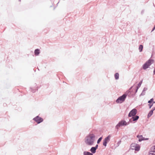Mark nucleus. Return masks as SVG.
<instances>
[{
    "instance_id": "1",
    "label": "nucleus",
    "mask_w": 155,
    "mask_h": 155,
    "mask_svg": "<svg viewBox=\"0 0 155 155\" xmlns=\"http://www.w3.org/2000/svg\"><path fill=\"white\" fill-rule=\"evenodd\" d=\"M95 140L94 134L91 132L85 137L84 142L87 145L91 146L93 145Z\"/></svg>"
},
{
    "instance_id": "2",
    "label": "nucleus",
    "mask_w": 155,
    "mask_h": 155,
    "mask_svg": "<svg viewBox=\"0 0 155 155\" xmlns=\"http://www.w3.org/2000/svg\"><path fill=\"white\" fill-rule=\"evenodd\" d=\"M154 61L153 60L150 59L147 61L142 66L143 69L146 70L152 64V62Z\"/></svg>"
},
{
    "instance_id": "3",
    "label": "nucleus",
    "mask_w": 155,
    "mask_h": 155,
    "mask_svg": "<svg viewBox=\"0 0 155 155\" xmlns=\"http://www.w3.org/2000/svg\"><path fill=\"white\" fill-rule=\"evenodd\" d=\"M127 94H124L118 97L116 100V102L117 103H121L125 100Z\"/></svg>"
},
{
    "instance_id": "4",
    "label": "nucleus",
    "mask_w": 155,
    "mask_h": 155,
    "mask_svg": "<svg viewBox=\"0 0 155 155\" xmlns=\"http://www.w3.org/2000/svg\"><path fill=\"white\" fill-rule=\"evenodd\" d=\"M126 122L124 120H121L116 126L115 128L118 130L120 127L126 126Z\"/></svg>"
},
{
    "instance_id": "5",
    "label": "nucleus",
    "mask_w": 155,
    "mask_h": 155,
    "mask_svg": "<svg viewBox=\"0 0 155 155\" xmlns=\"http://www.w3.org/2000/svg\"><path fill=\"white\" fill-rule=\"evenodd\" d=\"M33 120L34 121L37 122L38 124H40L42 122L43 120V119L42 118L39 117L38 116H37L34 117Z\"/></svg>"
},
{
    "instance_id": "6",
    "label": "nucleus",
    "mask_w": 155,
    "mask_h": 155,
    "mask_svg": "<svg viewBox=\"0 0 155 155\" xmlns=\"http://www.w3.org/2000/svg\"><path fill=\"white\" fill-rule=\"evenodd\" d=\"M137 113V110L136 109L134 108L132 109L129 113L128 117H130L134 116L136 115Z\"/></svg>"
},
{
    "instance_id": "7",
    "label": "nucleus",
    "mask_w": 155,
    "mask_h": 155,
    "mask_svg": "<svg viewBox=\"0 0 155 155\" xmlns=\"http://www.w3.org/2000/svg\"><path fill=\"white\" fill-rule=\"evenodd\" d=\"M132 117L129 120V121L131 123H133V121H137L139 118V116L137 115Z\"/></svg>"
},
{
    "instance_id": "8",
    "label": "nucleus",
    "mask_w": 155,
    "mask_h": 155,
    "mask_svg": "<svg viewBox=\"0 0 155 155\" xmlns=\"http://www.w3.org/2000/svg\"><path fill=\"white\" fill-rule=\"evenodd\" d=\"M125 94H127V95L129 97H133L135 95V94L132 93L131 92L129 91H127Z\"/></svg>"
},
{
    "instance_id": "9",
    "label": "nucleus",
    "mask_w": 155,
    "mask_h": 155,
    "mask_svg": "<svg viewBox=\"0 0 155 155\" xmlns=\"http://www.w3.org/2000/svg\"><path fill=\"white\" fill-rule=\"evenodd\" d=\"M151 151L149 153V155H155V146L152 147H151Z\"/></svg>"
},
{
    "instance_id": "10",
    "label": "nucleus",
    "mask_w": 155,
    "mask_h": 155,
    "mask_svg": "<svg viewBox=\"0 0 155 155\" xmlns=\"http://www.w3.org/2000/svg\"><path fill=\"white\" fill-rule=\"evenodd\" d=\"M137 137L139 138V141L141 142L142 140H144V137H143L142 135H138L137 136Z\"/></svg>"
},
{
    "instance_id": "11",
    "label": "nucleus",
    "mask_w": 155,
    "mask_h": 155,
    "mask_svg": "<svg viewBox=\"0 0 155 155\" xmlns=\"http://www.w3.org/2000/svg\"><path fill=\"white\" fill-rule=\"evenodd\" d=\"M140 145L138 144H136V146H135L134 148H132V150L134 149L135 151H139L140 150Z\"/></svg>"
},
{
    "instance_id": "12",
    "label": "nucleus",
    "mask_w": 155,
    "mask_h": 155,
    "mask_svg": "<svg viewBox=\"0 0 155 155\" xmlns=\"http://www.w3.org/2000/svg\"><path fill=\"white\" fill-rule=\"evenodd\" d=\"M40 50L39 49H36L35 50V54L36 56L40 54Z\"/></svg>"
},
{
    "instance_id": "13",
    "label": "nucleus",
    "mask_w": 155,
    "mask_h": 155,
    "mask_svg": "<svg viewBox=\"0 0 155 155\" xmlns=\"http://www.w3.org/2000/svg\"><path fill=\"white\" fill-rule=\"evenodd\" d=\"M147 90V88L146 87H144L143 89V90L142 91V93L140 95V96L142 95H144L145 94V91Z\"/></svg>"
},
{
    "instance_id": "14",
    "label": "nucleus",
    "mask_w": 155,
    "mask_h": 155,
    "mask_svg": "<svg viewBox=\"0 0 155 155\" xmlns=\"http://www.w3.org/2000/svg\"><path fill=\"white\" fill-rule=\"evenodd\" d=\"M111 136L110 135H109L104 139V140L105 141L107 142V143L110 140V138Z\"/></svg>"
},
{
    "instance_id": "15",
    "label": "nucleus",
    "mask_w": 155,
    "mask_h": 155,
    "mask_svg": "<svg viewBox=\"0 0 155 155\" xmlns=\"http://www.w3.org/2000/svg\"><path fill=\"white\" fill-rule=\"evenodd\" d=\"M90 151L91 152V153L93 154L96 151V149L94 147H92L90 149Z\"/></svg>"
},
{
    "instance_id": "16",
    "label": "nucleus",
    "mask_w": 155,
    "mask_h": 155,
    "mask_svg": "<svg viewBox=\"0 0 155 155\" xmlns=\"http://www.w3.org/2000/svg\"><path fill=\"white\" fill-rule=\"evenodd\" d=\"M153 110H151L149 113L147 117L149 118L150 117H151L153 114Z\"/></svg>"
},
{
    "instance_id": "17",
    "label": "nucleus",
    "mask_w": 155,
    "mask_h": 155,
    "mask_svg": "<svg viewBox=\"0 0 155 155\" xmlns=\"http://www.w3.org/2000/svg\"><path fill=\"white\" fill-rule=\"evenodd\" d=\"M93 154L91 153L85 151L83 152V155H93Z\"/></svg>"
},
{
    "instance_id": "18",
    "label": "nucleus",
    "mask_w": 155,
    "mask_h": 155,
    "mask_svg": "<svg viewBox=\"0 0 155 155\" xmlns=\"http://www.w3.org/2000/svg\"><path fill=\"white\" fill-rule=\"evenodd\" d=\"M143 46L142 45H140L139 47V50L140 52H141L142 51L143 49Z\"/></svg>"
},
{
    "instance_id": "19",
    "label": "nucleus",
    "mask_w": 155,
    "mask_h": 155,
    "mask_svg": "<svg viewBox=\"0 0 155 155\" xmlns=\"http://www.w3.org/2000/svg\"><path fill=\"white\" fill-rule=\"evenodd\" d=\"M114 77L116 80L118 79L119 78V74L118 73H116L114 74Z\"/></svg>"
},
{
    "instance_id": "20",
    "label": "nucleus",
    "mask_w": 155,
    "mask_h": 155,
    "mask_svg": "<svg viewBox=\"0 0 155 155\" xmlns=\"http://www.w3.org/2000/svg\"><path fill=\"white\" fill-rule=\"evenodd\" d=\"M102 137H100L98 139V140H97V143L98 144L100 142L101 140L102 139Z\"/></svg>"
},
{
    "instance_id": "21",
    "label": "nucleus",
    "mask_w": 155,
    "mask_h": 155,
    "mask_svg": "<svg viewBox=\"0 0 155 155\" xmlns=\"http://www.w3.org/2000/svg\"><path fill=\"white\" fill-rule=\"evenodd\" d=\"M136 143H132L131 145V147H134V148L135 147V146H136Z\"/></svg>"
},
{
    "instance_id": "22",
    "label": "nucleus",
    "mask_w": 155,
    "mask_h": 155,
    "mask_svg": "<svg viewBox=\"0 0 155 155\" xmlns=\"http://www.w3.org/2000/svg\"><path fill=\"white\" fill-rule=\"evenodd\" d=\"M153 98H152L148 101V103L149 104H151L152 102H153Z\"/></svg>"
},
{
    "instance_id": "23",
    "label": "nucleus",
    "mask_w": 155,
    "mask_h": 155,
    "mask_svg": "<svg viewBox=\"0 0 155 155\" xmlns=\"http://www.w3.org/2000/svg\"><path fill=\"white\" fill-rule=\"evenodd\" d=\"M107 142H106V141H104V140L103 141V145L105 146V147H106V146H107Z\"/></svg>"
},
{
    "instance_id": "24",
    "label": "nucleus",
    "mask_w": 155,
    "mask_h": 155,
    "mask_svg": "<svg viewBox=\"0 0 155 155\" xmlns=\"http://www.w3.org/2000/svg\"><path fill=\"white\" fill-rule=\"evenodd\" d=\"M31 91L33 93H34L36 91L35 89H34L33 88L31 87Z\"/></svg>"
},
{
    "instance_id": "25",
    "label": "nucleus",
    "mask_w": 155,
    "mask_h": 155,
    "mask_svg": "<svg viewBox=\"0 0 155 155\" xmlns=\"http://www.w3.org/2000/svg\"><path fill=\"white\" fill-rule=\"evenodd\" d=\"M141 84H140V83H139L138 84L137 86V89H139V87H140Z\"/></svg>"
},
{
    "instance_id": "26",
    "label": "nucleus",
    "mask_w": 155,
    "mask_h": 155,
    "mask_svg": "<svg viewBox=\"0 0 155 155\" xmlns=\"http://www.w3.org/2000/svg\"><path fill=\"white\" fill-rule=\"evenodd\" d=\"M153 104V103H152V104H149L148 105L149 106L150 108H151V107L152 106Z\"/></svg>"
},
{
    "instance_id": "27",
    "label": "nucleus",
    "mask_w": 155,
    "mask_h": 155,
    "mask_svg": "<svg viewBox=\"0 0 155 155\" xmlns=\"http://www.w3.org/2000/svg\"><path fill=\"white\" fill-rule=\"evenodd\" d=\"M98 144H97L95 147H94L96 150L98 148Z\"/></svg>"
},
{
    "instance_id": "28",
    "label": "nucleus",
    "mask_w": 155,
    "mask_h": 155,
    "mask_svg": "<svg viewBox=\"0 0 155 155\" xmlns=\"http://www.w3.org/2000/svg\"><path fill=\"white\" fill-rule=\"evenodd\" d=\"M138 89L136 88V89L135 90V93L134 94H135L137 92Z\"/></svg>"
},
{
    "instance_id": "29",
    "label": "nucleus",
    "mask_w": 155,
    "mask_h": 155,
    "mask_svg": "<svg viewBox=\"0 0 155 155\" xmlns=\"http://www.w3.org/2000/svg\"><path fill=\"white\" fill-rule=\"evenodd\" d=\"M155 25L154 26V27L153 28V29L151 31H153L155 30Z\"/></svg>"
},
{
    "instance_id": "30",
    "label": "nucleus",
    "mask_w": 155,
    "mask_h": 155,
    "mask_svg": "<svg viewBox=\"0 0 155 155\" xmlns=\"http://www.w3.org/2000/svg\"><path fill=\"white\" fill-rule=\"evenodd\" d=\"M130 122L129 121L127 122H126V126L127 125H128L129 124V123H130Z\"/></svg>"
},
{
    "instance_id": "31",
    "label": "nucleus",
    "mask_w": 155,
    "mask_h": 155,
    "mask_svg": "<svg viewBox=\"0 0 155 155\" xmlns=\"http://www.w3.org/2000/svg\"><path fill=\"white\" fill-rule=\"evenodd\" d=\"M144 140H148V138H144Z\"/></svg>"
},
{
    "instance_id": "32",
    "label": "nucleus",
    "mask_w": 155,
    "mask_h": 155,
    "mask_svg": "<svg viewBox=\"0 0 155 155\" xmlns=\"http://www.w3.org/2000/svg\"><path fill=\"white\" fill-rule=\"evenodd\" d=\"M142 81L143 80H142L140 82H139V83H140V84H141L142 83Z\"/></svg>"
},
{
    "instance_id": "33",
    "label": "nucleus",
    "mask_w": 155,
    "mask_h": 155,
    "mask_svg": "<svg viewBox=\"0 0 155 155\" xmlns=\"http://www.w3.org/2000/svg\"><path fill=\"white\" fill-rule=\"evenodd\" d=\"M152 110H153V111H154V110H155V107L154 108V109H152Z\"/></svg>"
},
{
    "instance_id": "34",
    "label": "nucleus",
    "mask_w": 155,
    "mask_h": 155,
    "mask_svg": "<svg viewBox=\"0 0 155 155\" xmlns=\"http://www.w3.org/2000/svg\"><path fill=\"white\" fill-rule=\"evenodd\" d=\"M132 87H131L130 88V89H131V88H132Z\"/></svg>"
},
{
    "instance_id": "35",
    "label": "nucleus",
    "mask_w": 155,
    "mask_h": 155,
    "mask_svg": "<svg viewBox=\"0 0 155 155\" xmlns=\"http://www.w3.org/2000/svg\"><path fill=\"white\" fill-rule=\"evenodd\" d=\"M155 103V102H154H154H153V103Z\"/></svg>"
}]
</instances>
